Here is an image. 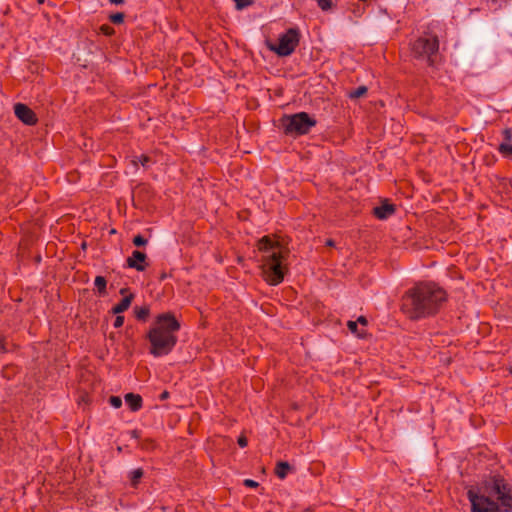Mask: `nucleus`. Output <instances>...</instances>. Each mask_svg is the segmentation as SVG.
Here are the masks:
<instances>
[{
	"label": "nucleus",
	"mask_w": 512,
	"mask_h": 512,
	"mask_svg": "<svg viewBox=\"0 0 512 512\" xmlns=\"http://www.w3.org/2000/svg\"><path fill=\"white\" fill-rule=\"evenodd\" d=\"M467 498L471 512H512V485L499 475L486 481L483 491L469 489Z\"/></svg>",
	"instance_id": "obj_1"
},
{
	"label": "nucleus",
	"mask_w": 512,
	"mask_h": 512,
	"mask_svg": "<svg viewBox=\"0 0 512 512\" xmlns=\"http://www.w3.org/2000/svg\"><path fill=\"white\" fill-rule=\"evenodd\" d=\"M446 297V292L437 284L419 283L405 292L401 310L410 319L426 318L439 311Z\"/></svg>",
	"instance_id": "obj_2"
},
{
	"label": "nucleus",
	"mask_w": 512,
	"mask_h": 512,
	"mask_svg": "<svg viewBox=\"0 0 512 512\" xmlns=\"http://www.w3.org/2000/svg\"><path fill=\"white\" fill-rule=\"evenodd\" d=\"M179 329L180 323L173 314H159L147 334L150 342V354L154 357L168 355L177 343L176 333Z\"/></svg>",
	"instance_id": "obj_3"
},
{
	"label": "nucleus",
	"mask_w": 512,
	"mask_h": 512,
	"mask_svg": "<svg viewBox=\"0 0 512 512\" xmlns=\"http://www.w3.org/2000/svg\"><path fill=\"white\" fill-rule=\"evenodd\" d=\"M258 249L262 253V273L264 279L270 285L280 284L284 279L283 256L280 244L268 236H264L258 241Z\"/></svg>",
	"instance_id": "obj_4"
},
{
	"label": "nucleus",
	"mask_w": 512,
	"mask_h": 512,
	"mask_svg": "<svg viewBox=\"0 0 512 512\" xmlns=\"http://www.w3.org/2000/svg\"><path fill=\"white\" fill-rule=\"evenodd\" d=\"M317 121L306 112L284 115L280 119V128L286 135L299 136L307 134Z\"/></svg>",
	"instance_id": "obj_5"
},
{
	"label": "nucleus",
	"mask_w": 512,
	"mask_h": 512,
	"mask_svg": "<svg viewBox=\"0 0 512 512\" xmlns=\"http://www.w3.org/2000/svg\"><path fill=\"white\" fill-rule=\"evenodd\" d=\"M439 42L437 37H420L413 46L414 56L420 60L426 61L428 65L433 66L438 60Z\"/></svg>",
	"instance_id": "obj_6"
},
{
	"label": "nucleus",
	"mask_w": 512,
	"mask_h": 512,
	"mask_svg": "<svg viewBox=\"0 0 512 512\" xmlns=\"http://www.w3.org/2000/svg\"><path fill=\"white\" fill-rule=\"evenodd\" d=\"M299 43V32L295 28L288 29L281 34L278 43L268 44V48L279 56L291 55Z\"/></svg>",
	"instance_id": "obj_7"
},
{
	"label": "nucleus",
	"mask_w": 512,
	"mask_h": 512,
	"mask_svg": "<svg viewBox=\"0 0 512 512\" xmlns=\"http://www.w3.org/2000/svg\"><path fill=\"white\" fill-rule=\"evenodd\" d=\"M14 113L16 117L26 125H35L37 123V116L27 105L17 103L14 105Z\"/></svg>",
	"instance_id": "obj_8"
},
{
	"label": "nucleus",
	"mask_w": 512,
	"mask_h": 512,
	"mask_svg": "<svg viewBox=\"0 0 512 512\" xmlns=\"http://www.w3.org/2000/svg\"><path fill=\"white\" fill-rule=\"evenodd\" d=\"M146 258H147V256L145 253H143L139 250H134L132 252V255L127 258V261H126L127 266L129 268H134L140 272L144 271L146 268V265H145Z\"/></svg>",
	"instance_id": "obj_9"
},
{
	"label": "nucleus",
	"mask_w": 512,
	"mask_h": 512,
	"mask_svg": "<svg viewBox=\"0 0 512 512\" xmlns=\"http://www.w3.org/2000/svg\"><path fill=\"white\" fill-rule=\"evenodd\" d=\"M395 212V206L389 203L387 200L383 201L380 206H377L373 209L374 215L380 219L384 220L389 218Z\"/></svg>",
	"instance_id": "obj_10"
},
{
	"label": "nucleus",
	"mask_w": 512,
	"mask_h": 512,
	"mask_svg": "<svg viewBox=\"0 0 512 512\" xmlns=\"http://www.w3.org/2000/svg\"><path fill=\"white\" fill-rule=\"evenodd\" d=\"M125 402L132 411H138L142 407V398L138 394L128 393L125 395Z\"/></svg>",
	"instance_id": "obj_11"
},
{
	"label": "nucleus",
	"mask_w": 512,
	"mask_h": 512,
	"mask_svg": "<svg viewBox=\"0 0 512 512\" xmlns=\"http://www.w3.org/2000/svg\"><path fill=\"white\" fill-rule=\"evenodd\" d=\"M133 298H134L133 294H129V295L123 297V299L112 308V313L120 314V313H123L124 311H126L130 307Z\"/></svg>",
	"instance_id": "obj_12"
},
{
	"label": "nucleus",
	"mask_w": 512,
	"mask_h": 512,
	"mask_svg": "<svg viewBox=\"0 0 512 512\" xmlns=\"http://www.w3.org/2000/svg\"><path fill=\"white\" fill-rule=\"evenodd\" d=\"M291 470V466L288 462L279 461L275 468V474L278 478L284 479L286 478L288 472Z\"/></svg>",
	"instance_id": "obj_13"
},
{
	"label": "nucleus",
	"mask_w": 512,
	"mask_h": 512,
	"mask_svg": "<svg viewBox=\"0 0 512 512\" xmlns=\"http://www.w3.org/2000/svg\"><path fill=\"white\" fill-rule=\"evenodd\" d=\"M94 285L100 296H104L106 294L107 281L103 276H96L94 280Z\"/></svg>",
	"instance_id": "obj_14"
},
{
	"label": "nucleus",
	"mask_w": 512,
	"mask_h": 512,
	"mask_svg": "<svg viewBox=\"0 0 512 512\" xmlns=\"http://www.w3.org/2000/svg\"><path fill=\"white\" fill-rule=\"evenodd\" d=\"M149 312L150 310L148 306L134 308L135 317L140 321H145L149 315Z\"/></svg>",
	"instance_id": "obj_15"
},
{
	"label": "nucleus",
	"mask_w": 512,
	"mask_h": 512,
	"mask_svg": "<svg viewBox=\"0 0 512 512\" xmlns=\"http://www.w3.org/2000/svg\"><path fill=\"white\" fill-rule=\"evenodd\" d=\"M143 476V470L141 468L134 469L130 472V480L133 486H136L139 482V480Z\"/></svg>",
	"instance_id": "obj_16"
},
{
	"label": "nucleus",
	"mask_w": 512,
	"mask_h": 512,
	"mask_svg": "<svg viewBox=\"0 0 512 512\" xmlns=\"http://www.w3.org/2000/svg\"><path fill=\"white\" fill-rule=\"evenodd\" d=\"M367 93V87L366 86H359L353 91L349 92V97L351 99H357L362 96H364Z\"/></svg>",
	"instance_id": "obj_17"
},
{
	"label": "nucleus",
	"mask_w": 512,
	"mask_h": 512,
	"mask_svg": "<svg viewBox=\"0 0 512 512\" xmlns=\"http://www.w3.org/2000/svg\"><path fill=\"white\" fill-rule=\"evenodd\" d=\"M347 326H348L349 330L352 333L356 334L358 337H363L364 336L365 332H364V330H359L358 329L357 322H355V321H348Z\"/></svg>",
	"instance_id": "obj_18"
},
{
	"label": "nucleus",
	"mask_w": 512,
	"mask_h": 512,
	"mask_svg": "<svg viewBox=\"0 0 512 512\" xmlns=\"http://www.w3.org/2000/svg\"><path fill=\"white\" fill-rule=\"evenodd\" d=\"M499 152L505 156H512V144L503 142L499 145Z\"/></svg>",
	"instance_id": "obj_19"
},
{
	"label": "nucleus",
	"mask_w": 512,
	"mask_h": 512,
	"mask_svg": "<svg viewBox=\"0 0 512 512\" xmlns=\"http://www.w3.org/2000/svg\"><path fill=\"white\" fill-rule=\"evenodd\" d=\"M148 243V240L142 235L138 234L133 238V244L137 247L144 246Z\"/></svg>",
	"instance_id": "obj_20"
},
{
	"label": "nucleus",
	"mask_w": 512,
	"mask_h": 512,
	"mask_svg": "<svg viewBox=\"0 0 512 512\" xmlns=\"http://www.w3.org/2000/svg\"><path fill=\"white\" fill-rule=\"evenodd\" d=\"M235 2L236 8L241 10L245 7H248L253 3V0H233Z\"/></svg>",
	"instance_id": "obj_21"
},
{
	"label": "nucleus",
	"mask_w": 512,
	"mask_h": 512,
	"mask_svg": "<svg viewBox=\"0 0 512 512\" xmlns=\"http://www.w3.org/2000/svg\"><path fill=\"white\" fill-rule=\"evenodd\" d=\"M110 20L114 24H121L124 21V14L123 13H115L110 16Z\"/></svg>",
	"instance_id": "obj_22"
},
{
	"label": "nucleus",
	"mask_w": 512,
	"mask_h": 512,
	"mask_svg": "<svg viewBox=\"0 0 512 512\" xmlns=\"http://www.w3.org/2000/svg\"><path fill=\"white\" fill-rule=\"evenodd\" d=\"M109 403L111 404L112 407L117 409L122 406V399L118 396H111L109 398Z\"/></svg>",
	"instance_id": "obj_23"
},
{
	"label": "nucleus",
	"mask_w": 512,
	"mask_h": 512,
	"mask_svg": "<svg viewBox=\"0 0 512 512\" xmlns=\"http://www.w3.org/2000/svg\"><path fill=\"white\" fill-rule=\"evenodd\" d=\"M503 136H504L505 142L511 143V141H512V131H511V129H509V128L504 129L503 130Z\"/></svg>",
	"instance_id": "obj_24"
},
{
	"label": "nucleus",
	"mask_w": 512,
	"mask_h": 512,
	"mask_svg": "<svg viewBox=\"0 0 512 512\" xmlns=\"http://www.w3.org/2000/svg\"><path fill=\"white\" fill-rule=\"evenodd\" d=\"M123 324H124V317L119 315V314H117V316L115 318V321H114V324H113L114 327L115 328H120V327L123 326Z\"/></svg>",
	"instance_id": "obj_25"
},
{
	"label": "nucleus",
	"mask_w": 512,
	"mask_h": 512,
	"mask_svg": "<svg viewBox=\"0 0 512 512\" xmlns=\"http://www.w3.org/2000/svg\"><path fill=\"white\" fill-rule=\"evenodd\" d=\"M244 484H245V486L252 487V488H255V487L258 486V483L256 481H254V480H251V479H246L244 481Z\"/></svg>",
	"instance_id": "obj_26"
},
{
	"label": "nucleus",
	"mask_w": 512,
	"mask_h": 512,
	"mask_svg": "<svg viewBox=\"0 0 512 512\" xmlns=\"http://www.w3.org/2000/svg\"><path fill=\"white\" fill-rule=\"evenodd\" d=\"M238 444H239V446H240V447H242V448L246 447V446H247V444H248V440H247V438H246V437H243V436L239 437V438H238Z\"/></svg>",
	"instance_id": "obj_27"
},
{
	"label": "nucleus",
	"mask_w": 512,
	"mask_h": 512,
	"mask_svg": "<svg viewBox=\"0 0 512 512\" xmlns=\"http://www.w3.org/2000/svg\"><path fill=\"white\" fill-rule=\"evenodd\" d=\"M357 324L360 323L362 324L363 326H365L367 324V319L364 317V316H360L358 319H357Z\"/></svg>",
	"instance_id": "obj_28"
},
{
	"label": "nucleus",
	"mask_w": 512,
	"mask_h": 512,
	"mask_svg": "<svg viewBox=\"0 0 512 512\" xmlns=\"http://www.w3.org/2000/svg\"><path fill=\"white\" fill-rule=\"evenodd\" d=\"M169 398V392L168 391H163L161 394H160V400H166Z\"/></svg>",
	"instance_id": "obj_29"
},
{
	"label": "nucleus",
	"mask_w": 512,
	"mask_h": 512,
	"mask_svg": "<svg viewBox=\"0 0 512 512\" xmlns=\"http://www.w3.org/2000/svg\"><path fill=\"white\" fill-rule=\"evenodd\" d=\"M110 3L112 4H115V5H120L124 2V0H109Z\"/></svg>",
	"instance_id": "obj_30"
},
{
	"label": "nucleus",
	"mask_w": 512,
	"mask_h": 512,
	"mask_svg": "<svg viewBox=\"0 0 512 512\" xmlns=\"http://www.w3.org/2000/svg\"><path fill=\"white\" fill-rule=\"evenodd\" d=\"M326 245H327V246L332 247V246H334V245H335V243H334V241H333L332 239H328V240L326 241Z\"/></svg>",
	"instance_id": "obj_31"
},
{
	"label": "nucleus",
	"mask_w": 512,
	"mask_h": 512,
	"mask_svg": "<svg viewBox=\"0 0 512 512\" xmlns=\"http://www.w3.org/2000/svg\"><path fill=\"white\" fill-rule=\"evenodd\" d=\"M127 291H128V288H122V289L120 290V294H121V295H124V297H125V296H127V295H126Z\"/></svg>",
	"instance_id": "obj_32"
},
{
	"label": "nucleus",
	"mask_w": 512,
	"mask_h": 512,
	"mask_svg": "<svg viewBox=\"0 0 512 512\" xmlns=\"http://www.w3.org/2000/svg\"><path fill=\"white\" fill-rule=\"evenodd\" d=\"M146 162H148V158L147 157H144V160L142 162L143 165H146Z\"/></svg>",
	"instance_id": "obj_33"
},
{
	"label": "nucleus",
	"mask_w": 512,
	"mask_h": 512,
	"mask_svg": "<svg viewBox=\"0 0 512 512\" xmlns=\"http://www.w3.org/2000/svg\"><path fill=\"white\" fill-rule=\"evenodd\" d=\"M510 372H511V374H512V368H511V371H510Z\"/></svg>",
	"instance_id": "obj_34"
}]
</instances>
